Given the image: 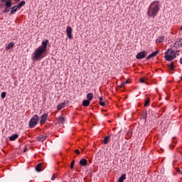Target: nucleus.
<instances>
[{"mask_svg": "<svg viewBox=\"0 0 182 182\" xmlns=\"http://www.w3.org/2000/svg\"><path fill=\"white\" fill-rule=\"evenodd\" d=\"M49 40H43L41 46L36 48L33 53V59L35 60H41L43 58L46 56V52H48V43Z\"/></svg>", "mask_w": 182, "mask_h": 182, "instance_id": "nucleus-1", "label": "nucleus"}, {"mask_svg": "<svg viewBox=\"0 0 182 182\" xmlns=\"http://www.w3.org/2000/svg\"><path fill=\"white\" fill-rule=\"evenodd\" d=\"M159 12H160V1H154L150 4L148 9L147 16H149V18H154L157 16Z\"/></svg>", "mask_w": 182, "mask_h": 182, "instance_id": "nucleus-2", "label": "nucleus"}, {"mask_svg": "<svg viewBox=\"0 0 182 182\" xmlns=\"http://www.w3.org/2000/svg\"><path fill=\"white\" fill-rule=\"evenodd\" d=\"M1 4H4L5 9L3 11V14H8L11 11V8L12 7V0H0Z\"/></svg>", "mask_w": 182, "mask_h": 182, "instance_id": "nucleus-3", "label": "nucleus"}, {"mask_svg": "<svg viewBox=\"0 0 182 182\" xmlns=\"http://www.w3.org/2000/svg\"><path fill=\"white\" fill-rule=\"evenodd\" d=\"M38 122H39V116L34 115V117H32L29 122V127L31 129L35 127V126L38 124Z\"/></svg>", "mask_w": 182, "mask_h": 182, "instance_id": "nucleus-4", "label": "nucleus"}, {"mask_svg": "<svg viewBox=\"0 0 182 182\" xmlns=\"http://www.w3.org/2000/svg\"><path fill=\"white\" fill-rule=\"evenodd\" d=\"M73 31V30L72 29V27L68 26L66 29V33L69 39H72V38H73V35L72 34Z\"/></svg>", "mask_w": 182, "mask_h": 182, "instance_id": "nucleus-5", "label": "nucleus"}, {"mask_svg": "<svg viewBox=\"0 0 182 182\" xmlns=\"http://www.w3.org/2000/svg\"><path fill=\"white\" fill-rule=\"evenodd\" d=\"M147 55V52L141 51L137 53L136 55V59H144Z\"/></svg>", "mask_w": 182, "mask_h": 182, "instance_id": "nucleus-6", "label": "nucleus"}, {"mask_svg": "<svg viewBox=\"0 0 182 182\" xmlns=\"http://www.w3.org/2000/svg\"><path fill=\"white\" fill-rule=\"evenodd\" d=\"M46 119H48V114L46 113L41 116L40 124H45V123L46 122Z\"/></svg>", "mask_w": 182, "mask_h": 182, "instance_id": "nucleus-7", "label": "nucleus"}, {"mask_svg": "<svg viewBox=\"0 0 182 182\" xmlns=\"http://www.w3.org/2000/svg\"><path fill=\"white\" fill-rule=\"evenodd\" d=\"M168 52H170V49H168L166 51L164 58H165L166 60L171 61V60H173V58L171 57V55H168Z\"/></svg>", "mask_w": 182, "mask_h": 182, "instance_id": "nucleus-8", "label": "nucleus"}, {"mask_svg": "<svg viewBox=\"0 0 182 182\" xmlns=\"http://www.w3.org/2000/svg\"><path fill=\"white\" fill-rule=\"evenodd\" d=\"M157 55H159V50H156L151 53L149 56L146 58V60H149V59H151V58H154L155 56H157Z\"/></svg>", "mask_w": 182, "mask_h": 182, "instance_id": "nucleus-9", "label": "nucleus"}, {"mask_svg": "<svg viewBox=\"0 0 182 182\" xmlns=\"http://www.w3.org/2000/svg\"><path fill=\"white\" fill-rule=\"evenodd\" d=\"M18 9H19V7H18V5H16L13 7H11V12H10V15H14L15 14V12H16V11H18Z\"/></svg>", "mask_w": 182, "mask_h": 182, "instance_id": "nucleus-10", "label": "nucleus"}, {"mask_svg": "<svg viewBox=\"0 0 182 182\" xmlns=\"http://www.w3.org/2000/svg\"><path fill=\"white\" fill-rule=\"evenodd\" d=\"M36 170L38 173H41V171H42V170H43V164H38L37 165V166L36 167Z\"/></svg>", "mask_w": 182, "mask_h": 182, "instance_id": "nucleus-11", "label": "nucleus"}, {"mask_svg": "<svg viewBox=\"0 0 182 182\" xmlns=\"http://www.w3.org/2000/svg\"><path fill=\"white\" fill-rule=\"evenodd\" d=\"M80 165L82 166L83 167H86L87 166V160L82 159L80 161Z\"/></svg>", "mask_w": 182, "mask_h": 182, "instance_id": "nucleus-12", "label": "nucleus"}, {"mask_svg": "<svg viewBox=\"0 0 182 182\" xmlns=\"http://www.w3.org/2000/svg\"><path fill=\"white\" fill-rule=\"evenodd\" d=\"M177 46H182V38H179L178 41L174 43L173 48H177Z\"/></svg>", "mask_w": 182, "mask_h": 182, "instance_id": "nucleus-13", "label": "nucleus"}, {"mask_svg": "<svg viewBox=\"0 0 182 182\" xmlns=\"http://www.w3.org/2000/svg\"><path fill=\"white\" fill-rule=\"evenodd\" d=\"M58 123H59V124H63L65 123V117H58Z\"/></svg>", "mask_w": 182, "mask_h": 182, "instance_id": "nucleus-14", "label": "nucleus"}, {"mask_svg": "<svg viewBox=\"0 0 182 182\" xmlns=\"http://www.w3.org/2000/svg\"><path fill=\"white\" fill-rule=\"evenodd\" d=\"M18 137H19V134H15L9 137V140H10V141H15V140H16V139H18Z\"/></svg>", "mask_w": 182, "mask_h": 182, "instance_id": "nucleus-15", "label": "nucleus"}, {"mask_svg": "<svg viewBox=\"0 0 182 182\" xmlns=\"http://www.w3.org/2000/svg\"><path fill=\"white\" fill-rule=\"evenodd\" d=\"M174 62H171L170 64H168V68L170 70H174V68H176V65H174Z\"/></svg>", "mask_w": 182, "mask_h": 182, "instance_id": "nucleus-16", "label": "nucleus"}, {"mask_svg": "<svg viewBox=\"0 0 182 182\" xmlns=\"http://www.w3.org/2000/svg\"><path fill=\"white\" fill-rule=\"evenodd\" d=\"M126 180V173H123L118 179V182H123Z\"/></svg>", "mask_w": 182, "mask_h": 182, "instance_id": "nucleus-17", "label": "nucleus"}, {"mask_svg": "<svg viewBox=\"0 0 182 182\" xmlns=\"http://www.w3.org/2000/svg\"><path fill=\"white\" fill-rule=\"evenodd\" d=\"M90 105V101L88 100H85L82 101V106H85V107H87Z\"/></svg>", "mask_w": 182, "mask_h": 182, "instance_id": "nucleus-18", "label": "nucleus"}, {"mask_svg": "<svg viewBox=\"0 0 182 182\" xmlns=\"http://www.w3.org/2000/svg\"><path fill=\"white\" fill-rule=\"evenodd\" d=\"M65 102L60 103L57 107V110H62L65 107Z\"/></svg>", "mask_w": 182, "mask_h": 182, "instance_id": "nucleus-19", "label": "nucleus"}, {"mask_svg": "<svg viewBox=\"0 0 182 182\" xmlns=\"http://www.w3.org/2000/svg\"><path fill=\"white\" fill-rule=\"evenodd\" d=\"M38 141H44V140H46V136H39L37 137Z\"/></svg>", "mask_w": 182, "mask_h": 182, "instance_id": "nucleus-20", "label": "nucleus"}, {"mask_svg": "<svg viewBox=\"0 0 182 182\" xmlns=\"http://www.w3.org/2000/svg\"><path fill=\"white\" fill-rule=\"evenodd\" d=\"M119 139H120V136H119V135H117V134L112 135V140H113V141H114V143H116V141H117L119 140Z\"/></svg>", "mask_w": 182, "mask_h": 182, "instance_id": "nucleus-21", "label": "nucleus"}, {"mask_svg": "<svg viewBox=\"0 0 182 182\" xmlns=\"http://www.w3.org/2000/svg\"><path fill=\"white\" fill-rule=\"evenodd\" d=\"M110 136H107L104 139V144H108L109 143Z\"/></svg>", "mask_w": 182, "mask_h": 182, "instance_id": "nucleus-22", "label": "nucleus"}, {"mask_svg": "<svg viewBox=\"0 0 182 182\" xmlns=\"http://www.w3.org/2000/svg\"><path fill=\"white\" fill-rule=\"evenodd\" d=\"M156 42H159V43L164 42V36L158 37V38L156 39Z\"/></svg>", "mask_w": 182, "mask_h": 182, "instance_id": "nucleus-23", "label": "nucleus"}, {"mask_svg": "<svg viewBox=\"0 0 182 182\" xmlns=\"http://www.w3.org/2000/svg\"><path fill=\"white\" fill-rule=\"evenodd\" d=\"M144 106H145V107H147L150 106V98L149 97H147L145 100Z\"/></svg>", "mask_w": 182, "mask_h": 182, "instance_id": "nucleus-24", "label": "nucleus"}, {"mask_svg": "<svg viewBox=\"0 0 182 182\" xmlns=\"http://www.w3.org/2000/svg\"><path fill=\"white\" fill-rule=\"evenodd\" d=\"M25 4H26V2L25 1H21L18 5H17L18 9H21V8H22V6H23V5H25Z\"/></svg>", "mask_w": 182, "mask_h": 182, "instance_id": "nucleus-25", "label": "nucleus"}, {"mask_svg": "<svg viewBox=\"0 0 182 182\" xmlns=\"http://www.w3.org/2000/svg\"><path fill=\"white\" fill-rule=\"evenodd\" d=\"M15 45V43H14V42H11L10 43L8 44V46H6V49L8 50H9V49H11V48H14V46Z\"/></svg>", "mask_w": 182, "mask_h": 182, "instance_id": "nucleus-26", "label": "nucleus"}, {"mask_svg": "<svg viewBox=\"0 0 182 182\" xmlns=\"http://www.w3.org/2000/svg\"><path fill=\"white\" fill-rule=\"evenodd\" d=\"M87 99L90 102L93 99V94L92 93H88L87 95Z\"/></svg>", "mask_w": 182, "mask_h": 182, "instance_id": "nucleus-27", "label": "nucleus"}, {"mask_svg": "<svg viewBox=\"0 0 182 182\" xmlns=\"http://www.w3.org/2000/svg\"><path fill=\"white\" fill-rule=\"evenodd\" d=\"M146 80H147V78L144 77H142L140 78V82L141 83H146L147 84V82H146Z\"/></svg>", "mask_w": 182, "mask_h": 182, "instance_id": "nucleus-28", "label": "nucleus"}, {"mask_svg": "<svg viewBox=\"0 0 182 182\" xmlns=\"http://www.w3.org/2000/svg\"><path fill=\"white\" fill-rule=\"evenodd\" d=\"M171 57L173 58V59H176V52L175 51L171 50Z\"/></svg>", "mask_w": 182, "mask_h": 182, "instance_id": "nucleus-29", "label": "nucleus"}, {"mask_svg": "<svg viewBox=\"0 0 182 182\" xmlns=\"http://www.w3.org/2000/svg\"><path fill=\"white\" fill-rule=\"evenodd\" d=\"M70 167L71 170H73V167H75V160H73L71 161V164H70Z\"/></svg>", "mask_w": 182, "mask_h": 182, "instance_id": "nucleus-30", "label": "nucleus"}, {"mask_svg": "<svg viewBox=\"0 0 182 182\" xmlns=\"http://www.w3.org/2000/svg\"><path fill=\"white\" fill-rule=\"evenodd\" d=\"M6 97V92H3L1 93V99H5Z\"/></svg>", "mask_w": 182, "mask_h": 182, "instance_id": "nucleus-31", "label": "nucleus"}, {"mask_svg": "<svg viewBox=\"0 0 182 182\" xmlns=\"http://www.w3.org/2000/svg\"><path fill=\"white\" fill-rule=\"evenodd\" d=\"M100 106H105L106 105V102H102V101H100Z\"/></svg>", "mask_w": 182, "mask_h": 182, "instance_id": "nucleus-32", "label": "nucleus"}, {"mask_svg": "<svg viewBox=\"0 0 182 182\" xmlns=\"http://www.w3.org/2000/svg\"><path fill=\"white\" fill-rule=\"evenodd\" d=\"M56 178V176L55 175V173L53 174V176L51 177V180L52 181H54V180Z\"/></svg>", "mask_w": 182, "mask_h": 182, "instance_id": "nucleus-33", "label": "nucleus"}, {"mask_svg": "<svg viewBox=\"0 0 182 182\" xmlns=\"http://www.w3.org/2000/svg\"><path fill=\"white\" fill-rule=\"evenodd\" d=\"M129 132H128V134H127V135L126 136V139H127V140H129V139H130L131 137H132V134H130V135H129Z\"/></svg>", "mask_w": 182, "mask_h": 182, "instance_id": "nucleus-34", "label": "nucleus"}, {"mask_svg": "<svg viewBox=\"0 0 182 182\" xmlns=\"http://www.w3.org/2000/svg\"><path fill=\"white\" fill-rule=\"evenodd\" d=\"M176 171H177V173H178V174H182V171H181V169L177 168V169H176Z\"/></svg>", "mask_w": 182, "mask_h": 182, "instance_id": "nucleus-35", "label": "nucleus"}, {"mask_svg": "<svg viewBox=\"0 0 182 182\" xmlns=\"http://www.w3.org/2000/svg\"><path fill=\"white\" fill-rule=\"evenodd\" d=\"M75 153L76 154H80V151H79V149H75Z\"/></svg>", "mask_w": 182, "mask_h": 182, "instance_id": "nucleus-36", "label": "nucleus"}, {"mask_svg": "<svg viewBox=\"0 0 182 182\" xmlns=\"http://www.w3.org/2000/svg\"><path fill=\"white\" fill-rule=\"evenodd\" d=\"M176 56H178V55H180V50H176L175 52Z\"/></svg>", "mask_w": 182, "mask_h": 182, "instance_id": "nucleus-37", "label": "nucleus"}, {"mask_svg": "<svg viewBox=\"0 0 182 182\" xmlns=\"http://www.w3.org/2000/svg\"><path fill=\"white\" fill-rule=\"evenodd\" d=\"M127 83H129V81L127 80L125 82H123L122 85H121V87L124 86V85H126Z\"/></svg>", "mask_w": 182, "mask_h": 182, "instance_id": "nucleus-38", "label": "nucleus"}, {"mask_svg": "<svg viewBox=\"0 0 182 182\" xmlns=\"http://www.w3.org/2000/svg\"><path fill=\"white\" fill-rule=\"evenodd\" d=\"M4 6H5V4H0V8H4Z\"/></svg>", "mask_w": 182, "mask_h": 182, "instance_id": "nucleus-39", "label": "nucleus"}, {"mask_svg": "<svg viewBox=\"0 0 182 182\" xmlns=\"http://www.w3.org/2000/svg\"><path fill=\"white\" fill-rule=\"evenodd\" d=\"M102 100H103V97H100V102H102Z\"/></svg>", "mask_w": 182, "mask_h": 182, "instance_id": "nucleus-40", "label": "nucleus"}, {"mask_svg": "<svg viewBox=\"0 0 182 182\" xmlns=\"http://www.w3.org/2000/svg\"><path fill=\"white\" fill-rule=\"evenodd\" d=\"M16 2H20L21 0H15Z\"/></svg>", "mask_w": 182, "mask_h": 182, "instance_id": "nucleus-41", "label": "nucleus"}, {"mask_svg": "<svg viewBox=\"0 0 182 182\" xmlns=\"http://www.w3.org/2000/svg\"><path fill=\"white\" fill-rule=\"evenodd\" d=\"M181 31H182V26H181Z\"/></svg>", "mask_w": 182, "mask_h": 182, "instance_id": "nucleus-42", "label": "nucleus"}, {"mask_svg": "<svg viewBox=\"0 0 182 182\" xmlns=\"http://www.w3.org/2000/svg\"><path fill=\"white\" fill-rule=\"evenodd\" d=\"M24 151H26V149H25Z\"/></svg>", "mask_w": 182, "mask_h": 182, "instance_id": "nucleus-43", "label": "nucleus"}]
</instances>
